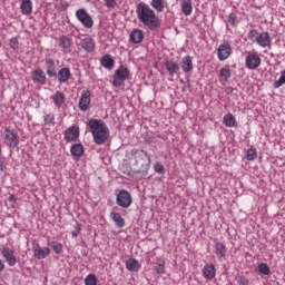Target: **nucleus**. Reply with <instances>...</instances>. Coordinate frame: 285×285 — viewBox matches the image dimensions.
Segmentation results:
<instances>
[{
	"label": "nucleus",
	"instance_id": "obj_11",
	"mask_svg": "<svg viewBox=\"0 0 285 285\" xmlns=\"http://www.w3.org/2000/svg\"><path fill=\"white\" fill-rule=\"evenodd\" d=\"M262 63V59L257 55H249L246 58V66L249 70H257Z\"/></svg>",
	"mask_w": 285,
	"mask_h": 285
},
{
	"label": "nucleus",
	"instance_id": "obj_2",
	"mask_svg": "<svg viewBox=\"0 0 285 285\" xmlns=\"http://www.w3.org/2000/svg\"><path fill=\"white\" fill-rule=\"evenodd\" d=\"M88 126L95 144L101 146L108 141V137H110V129H108V125H106L104 120L90 119Z\"/></svg>",
	"mask_w": 285,
	"mask_h": 285
},
{
	"label": "nucleus",
	"instance_id": "obj_38",
	"mask_svg": "<svg viewBox=\"0 0 285 285\" xmlns=\"http://www.w3.org/2000/svg\"><path fill=\"white\" fill-rule=\"evenodd\" d=\"M285 83V69L281 72V78L274 82V88H282Z\"/></svg>",
	"mask_w": 285,
	"mask_h": 285
},
{
	"label": "nucleus",
	"instance_id": "obj_29",
	"mask_svg": "<svg viewBox=\"0 0 285 285\" xmlns=\"http://www.w3.org/2000/svg\"><path fill=\"white\" fill-rule=\"evenodd\" d=\"M223 122L227 128H233V126H235L236 124L235 116L233 114L225 115L223 118Z\"/></svg>",
	"mask_w": 285,
	"mask_h": 285
},
{
	"label": "nucleus",
	"instance_id": "obj_23",
	"mask_svg": "<svg viewBox=\"0 0 285 285\" xmlns=\"http://www.w3.org/2000/svg\"><path fill=\"white\" fill-rule=\"evenodd\" d=\"M126 268H127V271L137 273V271H139V268H141V264H139V261H137L135 258H129L126 261Z\"/></svg>",
	"mask_w": 285,
	"mask_h": 285
},
{
	"label": "nucleus",
	"instance_id": "obj_35",
	"mask_svg": "<svg viewBox=\"0 0 285 285\" xmlns=\"http://www.w3.org/2000/svg\"><path fill=\"white\" fill-rule=\"evenodd\" d=\"M254 159H257V150L250 148L246 153V160L254 161Z\"/></svg>",
	"mask_w": 285,
	"mask_h": 285
},
{
	"label": "nucleus",
	"instance_id": "obj_17",
	"mask_svg": "<svg viewBox=\"0 0 285 285\" xmlns=\"http://www.w3.org/2000/svg\"><path fill=\"white\" fill-rule=\"evenodd\" d=\"M80 46L85 52H92L95 50V39L85 38L80 41Z\"/></svg>",
	"mask_w": 285,
	"mask_h": 285
},
{
	"label": "nucleus",
	"instance_id": "obj_21",
	"mask_svg": "<svg viewBox=\"0 0 285 285\" xmlns=\"http://www.w3.org/2000/svg\"><path fill=\"white\" fill-rule=\"evenodd\" d=\"M48 255H50V247H38L33 250V256L37 259H46V257H48Z\"/></svg>",
	"mask_w": 285,
	"mask_h": 285
},
{
	"label": "nucleus",
	"instance_id": "obj_39",
	"mask_svg": "<svg viewBox=\"0 0 285 285\" xmlns=\"http://www.w3.org/2000/svg\"><path fill=\"white\" fill-rule=\"evenodd\" d=\"M155 173H158L159 175H164L166 173V169L164 168V165L161 163H156L154 165Z\"/></svg>",
	"mask_w": 285,
	"mask_h": 285
},
{
	"label": "nucleus",
	"instance_id": "obj_18",
	"mask_svg": "<svg viewBox=\"0 0 285 285\" xmlns=\"http://www.w3.org/2000/svg\"><path fill=\"white\" fill-rule=\"evenodd\" d=\"M256 41L258 45L262 46V48H266L271 46V33L268 32H262L258 37H256Z\"/></svg>",
	"mask_w": 285,
	"mask_h": 285
},
{
	"label": "nucleus",
	"instance_id": "obj_14",
	"mask_svg": "<svg viewBox=\"0 0 285 285\" xmlns=\"http://www.w3.org/2000/svg\"><path fill=\"white\" fill-rule=\"evenodd\" d=\"M31 77L37 83L46 86V72H43V69H36L35 71H32Z\"/></svg>",
	"mask_w": 285,
	"mask_h": 285
},
{
	"label": "nucleus",
	"instance_id": "obj_37",
	"mask_svg": "<svg viewBox=\"0 0 285 285\" xmlns=\"http://www.w3.org/2000/svg\"><path fill=\"white\" fill-rule=\"evenodd\" d=\"M86 285H97V276L95 274H89L85 278Z\"/></svg>",
	"mask_w": 285,
	"mask_h": 285
},
{
	"label": "nucleus",
	"instance_id": "obj_28",
	"mask_svg": "<svg viewBox=\"0 0 285 285\" xmlns=\"http://www.w3.org/2000/svg\"><path fill=\"white\" fill-rule=\"evenodd\" d=\"M20 10L22 14H32V1H22Z\"/></svg>",
	"mask_w": 285,
	"mask_h": 285
},
{
	"label": "nucleus",
	"instance_id": "obj_13",
	"mask_svg": "<svg viewBox=\"0 0 285 285\" xmlns=\"http://www.w3.org/2000/svg\"><path fill=\"white\" fill-rule=\"evenodd\" d=\"M100 65L107 70H112L115 68V59L110 55H105L100 59Z\"/></svg>",
	"mask_w": 285,
	"mask_h": 285
},
{
	"label": "nucleus",
	"instance_id": "obj_50",
	"mask_svg": "<svg viewBox=\"0 0 285 285\" xmlns=\"http://www.w3.org/2000/svg\"><path fill=\"white\" fill-rule=\"evenodd\" d=\"M6 268V264H3V261L0 259V273Z\"/></svg>",
	"mask_w": 285,
	"mask_h": 285
},
{
	"label": "nucleus",
	"instance_id": "obj_27",
	"mask_svg": "<svg viewBox=\"0 0 285 285\" xmlns=\"http://www.w3.org/2000/svg\"><path fill=\"white\" fill-rule=\"evenodd\" d=\"M83 150H85V148H83V145H81V144H73L70 149L71 155L73 157H82Z\"/></svg>",
	"mask_w": 285,
	"mask_h": 285
},
{
	"label": "nucleus",
	"instance_id": "obj_41",
	"mask_svg": "<svg viewBox=\"0 0 285 285\" xmlns=\"http://www.w3.org/2000/svg\"><path fill=\"white\" fill-rule=\"evenodd\" d=\"M9 46L12 50H19V40L17 38H11Z\"/></svg>",
	"mask_w": 285,
	"mask_h": 285
},
{
	"label": "nucleus",
	"instance_id": "obj_40",
	"mask_svg": "<svg viewBox=\"0 0 285 285\" xmlns=\"http://www.w3.org/2000/svg\"><path fill=\"white\" fill-rule=\"evenodd\" d=\"M236 282L238 285H249L250 284L248 278H246V276H244V275L236 277Z\"/></svg>",
	"mask_w": 285,
	"mask_h": 285
},
{
	"label": "nucleus",
	"instance_id": "obj_16",
	"mask_svg": "<svg viewBox=\"0 0 285 285\" xmlns=\"http://www.w3.org/2000/svg\"><path fill=\"white\" fill-rule=\"evenodd\" d=\"M165 68H166L167 72L169 73L170 77H173V75H178L179 73V63H177L173 60H167L165 62Z\"/></svg>",
	"mask_w": 285,
	"mask_h": 285
},
{
	"label": "nucleus",
	"instance_id": "obj_20",
	"mask_svg": "<svg viewBox=\"0 0 285 285\" xmlns=\"http://www.w3.org/2000/svg\"><path fill=\"white\" fill-rule=\"evenodd\" d=\"M129 39L132 43H141L144 41V31L135 29L131 31Z\"/></svg>",
	"mask_w": 285,
	"mask_h": 285
},
{
	"label": "nucleus",
	"instance_id": "obj_9",
	"mask_svg": "<svg viewBox=\"0 0 285 285\" xmlns=\"http://www.w3.org/2000/svg\"><path fill=\"white\" fill-rule=\"evenodd\" d=\"M79 135H80L79 127L71 126V127L66 129V131H65V139L68 142L77 141V139H79Z\"/></svg>",
	"mask_w": 285,
	"mask_h": 285
},
{
	"label": "nucleus",
	"instance_id": "obj_3",
	"mask_svg": "<svg viewBox=\"0 0 285 285\" xmlns=\"http://www.w3.org/2000/svg\"><path fill=\"white\" fill-rule=\"evenodd\" d=\"M130 155L134 163V173L137 175H148L150 168V156L144 149H132Z\"/></svg>",
	"mask_w": 285,
	"mask_h": 285
},
{
	"label": "nucleus",
	"instance_id": "obj_19",
	"mask_svg": "<svg viewBox=\"0 0 285 285\" xmlns=\"http://www.w3.org/2000/svg\"><path fill=\"white\" fill-rule=\"evenodd\" d=\"M71 77L70 69L65 67L58 71V81L59 83H66Z\"/></svg>",
	"mask_w": 285,
	"mask_h": 285
},
{
	"label": "nucleus",
	"instance_id": "obj_44",
	"mask_svg": "<svg viewBox=\"0 0 285 285\" xmlns=\"http://www.w3.org/2000/svg\"><path fill=\"white\" fill-rule=\"evenodd\" d=\"M228 23H230V26H237V16L235 13L228 16Z\"/></svg>",
	"mask_w": 285,
	"mask_h": 285
},
{
	"label": "nucleus",
	"instance_id": "obj_30",
	"mask_svg": "<svg viewBox=\"0 0 285 285\" xmlns=\"http://www.w3.org/2000/svg\"><path fill=\"white\" fill-rule=\"evenodd\" d=\"M59 46L66 50L72 46V40L68 36H62L59 39Z\"/></svg>",
	"mask_w": 285,
	"mask_h": 285
},
{
	"label": "nucleus",
	"instance_id": "obj_36",
	"mask_svg": "<svg viewBox=\"0 0 285 285\" xmlns=\"http://www.w3.org/2000/svg\"><path fill=\"white\" fill-rule=\"evenodd\" d=\"M153 8L157 10V12H164V8H166V4H164V1H151Z\"/></svg>",
	"mask_w": 285,
	"mask_h": 285
},
{
	"label": "nucleus",
	"instance_id": "obj_49",
	"mask_svg": "<svg viewBox=\"0 0 285 285\" xmlns=\"http://www.w3.org/2000/svg\"><path fill=\"white\" fill-rule=\"evenodd\" d=\"M235 90H237V89H235L233 87H228L227 88V95H233L235 92Z\"/></svg>",
	"mask_w": 285,
	"mask_h": 285
},
{
	"label": "nucleus",
	"instance_id": "obj_15",
	"mask_svg": "<svg viewBox=\"0 0 285 285\" xmlns=\"http://www.w3.org/2000/svg\"><path fill=\"white\" fill-rule=\"evenodd\" d=\"M215 275H216V269H215V265L213 264H206L203 268V276L205 277V279H215Z\"/></svg>",
	"mask_w": 285,
	"mask_h": 285
},
{
	"label": "nucleus",
	"instance_id": "obj_4",
	"mask_svg": "<svg viewBox=\"0 0 285 285\" xmlns=\"http://www.w3.org/2000/svg\"><path fill=\"white\" fill-rule=\"evenodd\" d=\"M129 77H130V69H128L127 67H124V65H120L112 76V86L115 88H120L124 81H126V79H129Z\"/></svg>",
	"mask_w": 285,
	"mask_h": 285
},
{
	"label": "nucleus",
	"instance_id": "obj_8",
	"mask_svg": "<svg viewBox=\"0 0 285 285\" xmlns=\"http://www.w3.org/2000/svg\"><path fill=\"white\" fill-rule=\"evenodd\" d=\"M218 59L219 61H226L233 53V48L230 47V43L224 42L218 47Z\"/></svg>",
	"mask_w": 285,
	"mask_h": 285
},
{
	"label": "nucleus",
	"instance_id": "obj_10",
	"mask_svg": "<svg viewBox=\"0 0 285 285\" xmlns=\"http://www.w3.org/2000/svg\"><path fill=\"white\" fill-rule=\"evenodd\" d=\"M90 101H91L90 91H88V90L82 91L81 97L79 99V104H78L80 110L86 112V110H88V108H90Z\"/></svg>",
	"mask_w": 285,
	"mask_h": 285
},
{
	"label": "nucleus",
	"instance_id": "obj_47",
	"mask_svg": "<svg viewBox=\"0 0 285 285\" xmlns=\"http://www.w3.org/2000/svg\"><path fill=\"white\" fill-rule=\"evenodd\" d=\"M105 6L111 10V8H115V6H117L116 1H105Z\"/></svg>",
	"mask_w": 285,
	"mask_h": 285
},
{
	"label": "nucleus",
	"instance_id": "obj_52",
	"mask_svg": "<svg viewBox=\"0 0 285 285\" xmlns=\"http://www.w3.org/2000/svg\"><path fill=\"white\" fill-rule=\"evenodd\" d=\"M0 170L3 171V161L0 160Z\"/></svg>",
	"mask_w": 285,
	"mask_h": 285
},
{
	"label": "nucleus",
	"instance_id": "obj_26",
	"mask_svg": "<svg viewBox=\"0 0 285 285\" xmlns=\"http://www.w3.org/2000/svg\"><path fill=\"white\" fill-rule=\"evenodd\" d=\"M181 69L185 72H190V70H193V58H190V56H186L183 58Z\"/></svg>",
	"mask_w": 285,
	"mask_h": 285
},
{
	"label": "nucleus",
	"instance_id": "obj_45",
	"mask_svg": "<svg viewBox=\"0 0 285 285\" xmlns=\"http://www.w3.org/2000/svg\"><path fill=\"white\" fill-rule=\"evenodd\" d=\"M155 271L158 275H164V273H166V266H164V264H158Z\"/></svg>",
	"mask_w": 285,
	"mask_h": 285
},
{
	"label": "nucleus",
	"instance_id": "obj_54",
	"mask_svg": "<svg viewBox=\"0 0 285 285\" xmlns=\"http://www.w3.org/2000/svg\"><path fill=\"white\" fill-rule=\"evenodd\" d=\"M153 1H161V0H153Z\"/></svg>",
	"mask_w": 285,
	"mask_h": 285
},
{
	"label": "nucleus",
	"instance_id": "obj_25",
	"mask_svg": "<svg viewBox=\"0 0 285 285\" xmlns=\"http://www.w3.org/2000/svg\"><path fill=\"white\" fill-rule=\"evenodd\" d=\"M46 66H47V75L48 77H57V69L55 66V60L51 58L46 60Z\"/></svg>",
	"mask_w": 285,
	"mask_h": 285
},
{
	"label": "nucleus",
	"instance_id": "obj_48",
	"mask_svg": "<svg viewBox=\"0 0 285 285\" xmlns=\"http://www.w3.org/2000/svg\"><path fill=\"white\" fill-rule=\"evenodd\" d=\"M8 199L11 202V204H17V198L14 195H10Z\"/></svg>",
	"mask_w": 285,
	"mask_h": 285
},
{
	"label": "nucleus",
	"instance_id": "obj_33",
	"mask_svg": "<svg viewBox=\"0 0 285 285\" xmlns=\"http://www.w3.org/2000/svg\"><path fill=\"white\" fill-rule=\"evenodd\" d=\"M257 271L261 275H271V267L266 263L258 264Z\"/></svg>",
	"mask_w": 285,
	"mask_h": 285
},
{
	"label": "nucleus",
	"instance_id": "obj_53",
	"mask_svg": "<svg viewBox=\"0 0 285 285\" xmlns=\"http://www.w3.org/2000/svg\"><path fill=\"white\" fill-rule=\"evenodd\" d=\"M132 171H128L127 175H131Z\"/></svg>",
	"mask_w": 285,
	"mask_h": 285
},
{
	"label": "nucleus",
	"instance_id": "obj_42",
	"mask_svg": "<svg viewBox=\"0 0 285 285\" xmlns=\"http://www.w3.org/2000/svg\"><path fill=\"white\" fill-rule=\"evenodd\" d=\"M52 248H53L56 255H61V253L63 252V245H61L60 243H55L52 245Z\"/></svg>",
	"mask_w": 285,
	"mask_h": 285
},
{
	"label": "nucleus",
	"instance_id": "obj_43",
	"mask_svg": "<svg viewBox=\"0 0 285 285\" xmlns=\"http://www.w3.org/2000/svg\"><path fill=\"white\" fill-rule=\"evenodd\" d=\"M79 233H81V224L76 223L75 230L71 232L72 237H79Z\"/></svg>",
	"mask_w": 285,
	"mask_h": 285
},
{
	"label": "nucleus",
	"instance_id": "obj_12",
	"mask_svg": "<svg viewBox=\"0 0 285 285\" xmlns=\"http://www.w3.org/2000/svg\"><path fill=\"white\" fill-rule=\"evenodd\" d=\"M1 255L4 257L9 266H14V264H17V257L14 256V252H12V249H10L9 247L2 248Z\"/></svg>",
	"mask_w": 285,
	"mask_h": 285
},
{
	"label": "nucleus",
	"instance_id": "obj_34",
	"mask_svg": "<svg viewBox=\"0 0 285 285\" xmlns=\"http://www.w3.org/2000/svg\"><path fill=\"white\" fill-rule=\"evenodd\" d=\"M220 81H228V78L230 77V69L228 68H222L219 71Z\"/></svg>",
	"mask_w": 285,
	"mask_h": 285
},
{
	"label": "nucleus",
	"instance_id": "obj_7",
	"mask_svg": "<svg viewBox=\"0 0 285 285\" xmlns=\"http://www.w3.org/2000/svg\"><path fill=\"white\" fill-rule=\"evenodd\" d=\"M4 144H7L9 148H17L19 146V135H17L14 130L6 129Z\"/></svg>",
	"mask_w": 285,
	"mask_h": 285
},
{
	"label": "nucleus",
	"instance_id": "obj_51",
	"mask_svg": "<svg viewBox=\"0 0 285 285\" xmlns=\"http://www.w3.org/2000/svg\"><path fill=\"white\" fill-rule=\"evenodd\" d=\"M61 9H62V10H67V9H68V2L62 3V4H61Z\"/></svg>",
	"mask_w": 285,
	"mask_h": 285
},
{
	"label": "nucleus",
	"instance_id": "obj_55",
	"mask_svg": "<svg viewBox=\"0 0 285 285\" xmlns=\"http://www.w3.org/2000/svg\"><path fill=\"white\" fill-rule=\"evenodd\" d=\"M22 1H30V0H22Z\"/></svg>",
	"mask_w": 285,
	"mask_h": 285
},
{
	"label": "nucleus",
	"instance_id": "obj_24",
	"mask_svg": "<svg viewBox=\"0 0 285 285\" xmlns=\"http://www.w3.org/2000/svg\"><path fill=\"white\" fill-rule=\"evenodd\" d=\"M53 104L57 108H61L66 104V95L61 91H57L53 95Z\"/></svg>",
	"mask_w": 285,
	"mask_h": 285
},
{
	"label": "nucleus",
	"instance_id": "obj_32",
	"mask_svg": "<svg viewBox=\"0 0 285 285\" xmlns=\"http://www.w3.org/2000/svg\"><path fill=\"white\" fill-rule=\"evenodd\" d=\"M216 255L218 257H225L226 256V245L223 243H216Z\"/></svg>",
	"mask_w": 285,
	"mask_h": 285
},
{
	"label": "nucleus",
	"instance_id": "obj_5",
	"mask_svg": "<svg viewBox=\"0 0 285 285\" xmlns=\"http://www.w3.org/2000/svg\"><path fill=\"white\" fill-rule=\"evenodd\" d=\"M116 204L120 206V208H130L132 205V196L130 191L126 189H121L116 196Z\"/></svg>",
	"mask_w": 285,
	"mask_h": 285
},
{
	"label": "nucleus",
	"instance_id": "obj_31",
	"mask_svg": "<svg viewBox=\"0 0 285 285\" xmlns=\"http://www.w3.org/2000/svg\"><path fill=\"white\" fill-rule=\"evenodd\" d=\"M181 10L183 13L185 14V17L190 16V13L193 12V4L190 1H184L181 4Z\"/></svg>",
	"mask_w": 285,
	"mask_h": 285
},
{
	"label": "nucleus",
	"instance_id": "obj_46",
	"mask_svg": "<svg viewBox=\"0 0 285 285\" xmlns=\"http://www.w3.org/2000/svg\"><path fill=\"white\" fill-rule=\"evenodd\" d=\"M45 121L47 124H51L52 126H55V115H50V114L46 115L45 116Z\"/></svg>",
	"mask_w": 285,
	"mask_h": 285
},
{
	"label": "nucleus",
	"instance_id": "obj_1",
	"mask_svg": "<svg viewBox=\"0 0 285 285\" xmlns=\"http://www.w3.org/2000/svg\"><path fill=\"white\" fill-rule=\"evenodd\" d=\"M136 14L140 23H142L145 28H148V30H157V28H160L161 26V22H159V17L148 4L144 2L137 4Z\"/></svg>",
	"mask_w": 285,
	"mask_h": 285
},
{
	"label": "nucleus",
	"instance_id": "obj_22",
	"mask_svg": "<svg viewBox=\"0 0 285 285\" xmlns=\"http://www.w3.org/2000/svg\"><path fill=\"white\" fill-rule=\"evenodd\" d=\"M110 217L115 222L117 228H124V226H126V219L121 217V214L111 212Z\"/></svg>",
	"mask_w": 285,
	"mask_h": 285
},
{
	"label": "nucleus",
	"instance_id": "obj_6",
	"mask_svg": "<svg viewBox=\"0 0 285 285\" xmlns=\"http://www.w3.org/2000/svg\"><path fill=\"white\" fill-rule=\"evenodd\" d=\"M76 17L85 28H92V26H95V21L92 20V17L89 16L86 9H78L76 11Z\"/></svg>",
	"mask_w": 285,
	"mask_h": 285
}]
</instances>
